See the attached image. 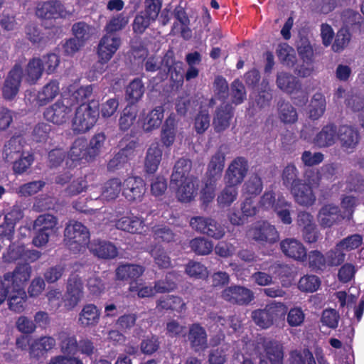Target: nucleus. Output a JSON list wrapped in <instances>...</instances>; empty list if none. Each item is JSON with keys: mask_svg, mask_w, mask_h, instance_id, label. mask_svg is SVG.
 <instances>
[{"mask_svg": "<svg viewBox=\"0 0 364 364\" xmlns=\"http://www.w3.org/2000/svg\"><path fill=\"white\" fill-rule=\"evenodd\" d=\"M248 163L244 157L235 158L228 166L224 176L225 184L237 186L243 181L248 171Z\"/></svg>", "mask_w": 364, "mask_h": 364, "instance_id": "1a4fd4ad", "label": "nucleus"}, {"mask_svg": "<svg viewBox=\"0 0 364 364\" xmlns=\"http://www.w3.org/2000/svg\"><path fill=\"white\" fill-rule=\"evenodd\" d=\"M98 116L99 106L95 102L81 104L72 120L73 131L77 134L89 131L95 124Z\"/></svg>", "mask_w": 364, "mask_h": 364, "instance_id": "f257e3e1", "label": "nucleus"}, {"mask_svg": "<svg viewBox=\"0 0 364 364\" xmlns=\"http://www.w3.org/2000/svg\"><path fill=\"white\" fill-rule=\"evenodd\" d=\"M277 85L279 89L290 94L298 91L300 88L296 78L292 75L284 72L278 73Z\"/></svg>", "mask_w": 364, "mask_h": 364, "instance_id": "ea45409f", "label": "nucleus"}, {"mask_svg": "<svg viewBox=\"0 0 364 364\" xmlns=\"http://www.w3.org/2000/svg\"><path fill=\"white\" fill-rule=\"evenodd\" d=\"M263 188L261 178L257 175L252 176L243 186L245 194L257 196L259 194Z\"/></svg>", "mask_w": 364, "mask_h": 364, "instance_id": "0e129e2a", "label": "nucleus"}, {"mask_svg": "<svg viewBox=\"0 0 364 364\" xmlns=\"http://www.w3.org/2000/svg\"><path fill=\"white\" fill-rule=\"evenodd\" d=\"M154 239L158 242H170L174 241L175 234L167 226L155 225L152 228Z\"/></svg>", "mask_w": 364, "mask_h": 364, "instance_id": "4d7b16f0", "label": "nucleus"}, {"mask_svg": "<svg viewBox=\"0 0 364 364\" xmlns=\"http://www.w3.org/2000/svg\"><path fill=\"white\" fill-rule=\"evenodd\" d=\"M23 77L20 65H15L9 72L2 87V96L6 100H13L18 94Z\"/></svg>", "mask_w": 364, "mask_h": 364, "instance_id": "f8f14e48", "label": "nucleus"}, {"mask_svg": "<svg viewBox=\"0 0 364 364\" xmlns=\"http://www.w3.org/2000/svg\"><path fill=\"white\" fill-rule=\"evenodd\" d=\"M230 346L227 344L222 345L215 349H212L209 353L208 362L210 364H223L227 358V352Z\"/></svg>", "mask_w": 364, "mask_h": 364, "instance_id": "774afa93", "label": "nucleus"}, {"mask_svg": "<svg viewBox=\"0 0 364 364\" xmlns=\"http://www.w3.org/2000/svg\"><path fill=\"white\" fill-rule=\"evenodd\" d=\"M338 138L336 127L328 124L323 127L314 138V144L318 147H327L333 145Z\"/></svg>", "mask_w": 364, "mask_h": 364, "instance_id": "c9c22d12", "label": "nucleus"}, {"mask_svg": "<svg viewBox=\"0 0 364 364\" xmlns=\"http://www.w3.org/2000/svg\"><path fill=\"white\" fill-rule=\"evenodd\" d=\"M185 272L190 277L195 279H205L208 276L207 267L196 261H190L186 265Z\"/></svg>", "mask_w": 364, "mask_h": 364, "instance_id": "603ef678", "label": "nucleus"}, {"mask_svg": "<svg viewBox=\"0 0 364 364\" xmlns=\"http://www.w3.org/2000/svg\"><path fill=\"white\" fill-rule=\"evenodd\" d=\"M350 41V34L348 30L341 28L336 36L335 41L332 45V50L339 53L347 47Z\"/></svg>", "mask_w": 364, "mask_h": 364, "instance_id": "69168bd1", "label": "nucleus"}, {"mask_svg": "<svg viewBox=\"0 0 364 364\" xmlns=\"http://www.w3.org/2000/svg\"><path fill=\"white\" fill-rule=\"evenodd\" d=\"M68 159L72 161L70 166H76L77 164L88 162L92 159L90 157L87 149V142L84 138L77 139L70 148L68 153Z\"/></svg>", "mask_w": 364, "mask_h": 364, "instance_id": "412c9836", "label": "nucleus"}, {"mask_svg": "<svg viewBox=\"0 0 364 364\" xmlns=\"http://www.w3.org/2000/svg\"><path fill=\"white\" fill-rule=\"evenodd\" d=\"M192 167V163L189 159L181 158L179 159L173 168V173L171 176V183H177L185 180L186 178H194L190 175Z\"/></svg>", "mask_w": 364, "mask_h": 364, "instance_id": "4c0bfd02", "label": "nucleus"}, {"mask_svg": "<svg viewBox=\"0 0 364 364\" xmlns=\"http://www.w3.org/2000/svg\"><path fill=\"white\" fill-rule=\"evenodd\" d=\"M145 271L144 267L135 264H124L116 269L117 278L119 280L129 281L131 283L140 277Z\"/></svg>", "mask_w": 364, "mask_h": 364, "instance_id": "c85d7f7f", "label": "nucleus"}, {"mask_svg": "<svg viewBox=\"0 0 364 364\" xmlns=\"http://www.w3.org/2000/svg\"><path fill=\"white\" fill-rule=\"evenodd\" d=\"M338 249L346 252H350L359 248L363 244V237L359 234L349 235L338 243Z\"/></svg>", "mask_w": 364, "mask_h": 364, "instance_id": "6e6d98bb", "label": "nucleus"}, {"mask_svg": "<svg viewBox=\"0 0 364 364\" xmlns=\"http://www.w3.org/2000/svg\"><path fill=\"white\" fill-rule=\"evenodd\" d=\"M100 312L97 307L92 304L83 306L78 315V323L83 327L94 326L100 321Z\"/></svg>", "mask_w": 364, "mask_h": 364, "instance_id": "7c9ffc66", "label": "nucleus"}, {"mask_svg": "<svg viewBox=\"0 0 364 364\" xmlns=\"http://www.w3.org/2000/svg\"><path fill=\"white\" fill-rule=\"evenodd\" d=\"M90 251L96 257L102 259H112L117 254V247L110 242L93 240L88 245Z\"/></svg>", "mask_w": 364, "mask_h": 364, "instance_id": "b1692460", "label": "nucleus"}, {"mask_svg": "<svg viewBox=\"0 0 364 364\" xmlns=\"http://www.w3.org/2000/svg\"><path fill=\"white\" fill-rule=\"evenodd\" d=\"M58 339L59 341L60 351L64 354L60 355L67 358H73L70 355H75L78 351V343L76 336L67 331H63L58 333Z\"/></svg>", "mask_w": 364, "mask_h": 364, "instance_id": "c756f323", "label": "nucleus"}, {"mask_svg": "<svg viewBox=\"0 0 364 364\" xmlns=\"http://www.w3.org/2000/svg\"><path fill=\"white\" fill-rule=\"evenodd\" d=\"M31 267L23 264L17 266L13 271L5 273L0 279L11 290H25V287L31 278Z\"/></svg>", "mask_w": 364, "mask_h": 364, "instance_id": "423d86ee", "label": "nucleus"}, {"mask_svg": "<svg viewBox=\"0 0 364 364\" xmlns=\"http://www.w3.org/2000/svg\"><path fill=\"white\" fill-rule=\"evenodd\" d=\"M299 171L294 164H288L283 170L282 179L283 184L289 189L302 181L298 178Z\"/></svg>", "mask_w": 364, "mask_h": 364, "instance_id": "864d4df0", "label": "nucleus"}, {"mask_svg": "<svg viewBox=\"0 0 364 364\" xmlns=\"http://www.w3.org/2000/svg\"><path fill=\"white\" fill-rule=\"evenodd\" d=\"M247 237L261 244H273L279 239L275 227L268 222H259L247 231Z\"/></svg>", "mask_w": 364, "mask_h": 364, "instance_id": "0eeeda50", "label": "nucleus"}, {"mask_svg": "<svg viewBox=\"0 0 364 364\" xmlns=\"http://www.w3.org/2000/svg\"><path fill=\"white\" fill-rule=\"evenodd\" d=\"M121 44V39L115 34H105L100 41L97 46L98 61L95 65V68L99 74H102L105 70V65L107 64L114 53L119 49Z\"/></svg>", "mask_w": 364, "mask_h": 364, "instance_id": "7ed1b4c3", "label": "nucleus"}, {"mask_svg": "<svg viewBox=\"0 0 364 364\" xmlns=\"http://www.w3.org/2000/svg\"><path fill=\"white\" fill-rule=\"evenodd\" d=\"M191 250L198 255H209L213 249V243L206 238L198 237L190 242Z\"/></svg>", "mask_w": 364, "mask_h": 364, "instance_id": "09e8293b", "label": "nucleus"}, {"mask_svg": "<svg viewBox=\"0 0 364 364\" xmlns=\"http://www.w3.org/2000/svg\"><path fill=\"white\" fill-rule=\"evenodd\" d=\"M280 249L287 257L298 262H304L306 259V249L303 243L295 238H286L281 241Z\"/></svg>", "mask_w": 364, "mask_h": 364, "instance_id": "f3484780", "label": "nucleus"}, {"mask_svg": "<svg viewBox=\"0 0 364 364\" xmlns=\"http://www.w3.org/2000/svg\"><path fill=\"white\" fill-rule=\"evenodd\" d=\"M320 285L321 281L315 275H304L298 282V288L303 292H314L318 289Z\"/></svg>", "mask_w": 364, "mask_h": 364, "instance_id": "3c124183", "label": "nucleus"}, {"mask_svg": "<svg viewBox=\"0 0 364 364\" xmlns=\"http://www.w3.org/2000/svg\"><path fill=\"white\" fill-rule=\"evenodd\" d=\"M171 186L175 189L176 196L181 202H190L197 196L198 183L196 178H186L180 182L171 183Z\"/></svg>", "mask_w": 364, "mask_h": 364, "instance_id": "ddd939ff", "label": "nucleus"}, {"mask_svg": "<svg viewBox=\"0 0 364 364\" xmlns=\"http://www.w3.org/2000/svg\"><path fill=\"white\" fill-rule=\"evenodd\" d=\"M291 364H316L313 354L308 350H295L291 353Z\"/></svg>", "mask_w": 364, "mask_h": 364, "instance_id": "338daca9", "label": "nucleus"}, {"mask_svg": "<svg viewBox=\"0 0 364 364\" xmlns=\"http://www.w3.org/2000/svg\"><path fill=\"white\" fill-rule=\"evenodd\" d=\"M46 183L43 181H35L21 185L16 193L20 196L27 197L36 194L45 186Z\"/></svg>", "mask_w": 364, "mask_h": 364, "instance_id": "680f3d73", "label": "nucleus"}, {"mask_svg": "<svg viewBox=\"0 0 364 364\" xmlns=\"http://www.w3.org/2000/svg\"><path fill=\"white\" fill-rule=\"evenodd\" d=\"M72 109L71 105H68V100L63 99L47 107L43 115L47 121L61 125L69 119Z\"/></svg>", "mask_w": 364, "mask_h": 364, "instance_id": "6e6552de", "label": "nucleus"}, {"mask_svg": "<svg viewBox=\"0 0 364 364\" xmlns=\"http://www.w3.org/2000/svg\"><path fill=\"white\" fill-rule=\"evenodd\" d=\"M175 272H168L164 279H160L154 282L157 293L163 294L173 291L176 288V283L173 281L176 278Z\"/></svg>", "mask_w": 364, "mask_h": 364, "instance_id": "bf43d9fd", "label": "nucleus"}, {"mask_svg": "<svg viewBox=\"0 0 364 364\" xmlns=\"http://www.w3.org/2000/svg\"><path fill=\"white\" fill-rule=\"evenodd\" d=\"M145 190V183L140 177L129 176L123 183L122 194L129 201H140Z\"/></svg>", "mask_w": 364, "mask_h": 364, "instance_id": "2eb2a0df", "label": "nucleus"}, {"mask_svg": "<svg viewBox=\"0 0 364 364\" xmlns=\"http://www.w3.org/2000/svg\"><path fill=\"white\" fill-rule=\"evenodd\" d=\"M188 340L191 347L196 351L203 350L208 347L206 331L198 323L191 326L188 333Z\"/></svg>", "mask_w": 364, "mask_h": 364, "instance_id": "cd10ccee", "label": "nucleus"}, {"mask_svg": "<svg viewBox=\"0 0 364 364\" xmlns=\"http://www.w3.org/2000/svg\"><path fill=\"white\" fill-rule=\"evenodd\" d=\"M122 191V182L117 178H113L107 181L102 190L101 197L107 201L116 199Z\"/></svg>", "mask_w": 364, "mask_h": 364, "instance_id": "c03bdc74", "label": "nucleus"}, {"mask_svg": "<svg viewBox=\"0 0 364 364\" xmlns=\"http://www.w3.org/2000/svg\"><path fill=\"white\" fill-rule=\"evenodd\" d=\"M128 22V17L124 13H121L112 17L107 22L105 29L107 34H114L113 33L124 28Z\"/></svg>", "mask_w": 364, "mask_h": 364, "instance_id": "5fc2aeb1", "label": "nucleus"}, {"mask_svg": "<svg viewBox=\"0 0 364 364\" xmlns=\"http://www.w3.org/2000/svg\"><path fill=\"white\" fill-rule=\"evenodd\" d=\"M72 31L79 43L84 45L95 33V28L85 22L80 21L73 25Z\"/></svg>", "mask_w": 364, "mask_h": 364, "instance_id": "37998d69", "label": "nucleus"}, {"mask_svg": "<svg viewBox=\"0 0 364 364\" xmlns=\"http://www.w3.org/2000/svg\"><path fill=\"white\" fill-rule=\"evenodd\" d=\"M326 108L325 96L321 92L315 93L308 105L307 114L311 119L316 120L321 117Z\"/></svg>", "mask_w": 364, "mask_h": 364, "instance_id": "72a5a7b5", "label": "nucleus"}, {"mask_svg": "<svg viewBox=\"0 0 364 364\" xmlns=\"http://www.w3.org/2000/svg\"><path fill=\"white\" fill-rule=\"evenodd\" d=\"M105 139L106 136L104 133L96 134L91 139L89 146H87V149L90 157H91L92 159L100 154L103 148Z\"/></svg>", "mask_w": 364, "mask_h": 364, "instance_id": "e2e57ef3", "label": "nucleus"}, {"mask_svg": "<svg viewBox=\"0 0 364 364\" xmlns=\"http://www.w3.org/2000/svg\"><path fill=\"white\" fill-rule=\"evenodd\" d=\"M27 301V294L25 290L16 289L8 291L6 298L8 308L10 311L20 314L23 312L26 307Z\"/></svg>", "mask_w": 364, "mask_h": 364, "instance_id": "473e14b6", "label": "nucleus"}, {"mask_svg": "<svg viewBox=\"0 0 364 364\" xmlns=\"http://www.w3.org/2000/svg\"><path fill=\"white\" fill-rule=\"evenodd\" d=\"M162 159V150L159 143H152L148 148L144 160V169L149 173H154Z\"/></svg>", "mask_w": 364, "mask_h": 364, "instance_id": "a878e982", "label": "nucleus"}, {"mask_svg": "<svg viewBox=\"0 0 364 364\" xmlns=\"http://www.w3.org/2000/svg\"><path fill=\"white\" fill-rule=\"evenodd\" d=\"M40 256L41 253L38 251L26 250L25 247L21 244H12L4 253L3 258L5 262H12L19 259L34 261Z\"/></svg>", "mask_w": 364, "mask_h": 364, "instance_id": "6ab92c4d", "label": "nucleus"}, {"mask_svg": "<svg viewBox=\"0 0 364 364\" xmlns=\"http://www.w3.org/2000/svg\"><path fill=\"white\" fill-rule=\"evenodd\" d=\"M259 344L262 346L265 353V356L269 360L271 364H283V346L277 341L263 338H260Z\"/></svg>", "mask_w": 364, "mask_h": 364, "instance_id": "4be33fe9", "label": "nucleus"}, {"mask_svg": "<svg viewBox=\"0 0 364 364\" xmlns=\"http://www.w3.org/2000/svg\"><path fill=\"white\" fill-rule=\"evenodd\" d=\"M285 306L280 302H272L263 309H257L252 312V318L255 324L262 328H268L274 321L284 316Z\"/></svg>", "mask_w": 364, "mask_h": 364, "instance_id": "20e7f679", "label": "nucleus"}, {"mask_svg": "<svg viewBox=\"0 0 364 364\" xmlns=\"http://www.w3.org/2000/svg\"><path fill=\"white\" fill-rule=\"evenodd\" d=\"M308 182H300L294 185L289 190L295 201L303 206H311L316 201V196L312 186H317L319 182L318 173L314 174V178L308 179Z\"/></svg>", "mask_w": 364, "mask_h": 364, "instance_id": "39448f33", "label": "nucleus"}, {"mask_svg": "<svg viewBox=\"0 0 364 364\" xmlns=\"http://www.w3.org/2000/svg\"><path fill=\"white\" fill-rule=\"evenodd\" d=\"M36 15L43 19L65 18L70 15L64 6L58 0L39 2L36 8Z\"/></svg>", "mask_w": 364, "mask_h": 364, "instance_id": "9d476101", "label": "nucleus"}, {"mask_svg": "<svg viewBox=\"0 0 364 364\" xmlns=\"http://www.w3.org/2000/svg\"><path fill=\"white\" fill-rule=\"evenodd\" d=\"M279 117L281 121L286 124L294 123L298 117L295 108L286 102L279 105Z\"/></svg>", "mask_w": 364, "mask_h": 364, "instance_id": "13d9d810", "label": "nucleus"}, {"mask_svg": "<svg viewBox=\"0 0 364 364\" xmlns=\"http://www.w3.org/2000/svg\"><path fill=\"white\" fill-rule=\"evenodd\" d=\"M114 225L117 229L132 234H141L146 230V224L141 217L134 215L131 212H127L124 215H117Z\"/></svg>", "mask_w": 364, "mask_h": 364, "instance_id": "9b49d317", "label": "nucleus"}, {"mask_svg": "<svg viewBox=\"0 0 364 364\" xmlns=\"http://www.w3.org/2000/svg\"><path fill=\"white\" fill-rule=\"evenodd\" d=\"M56 346L55 338L50 336H44L35 338L29 343V355L33 358L43 357Z\"/></svg>", "mask_w": 364, "mask_h": 364, "instance_id": "a211bd4d", "label": "nucleus"}, {"mask_svg": "<svg viewBox=\"0 0 364 364\" xmlns=\"http://www.w3.org/2000/svg\"><path fill=\"white\" fill-rule=\"evenodd\" d=\"M137 117V109L132 106H127L119 119V128L121 131L126 132L134 124Z\"/></svg>", "mask_w": 364, "mask_h": 364, "instance_id": "49530a36", "label": "nucleus"}, {"mask_svg": "<svg viewBox=\"0 0 364 364\" xmlns=\"http://www.w3.org/2000/svg\"><path fill=\"white\" fill-rule=\"evenodd\" d=\"M156 309L159 311L172 310L178 313H183L186 310V304L180 296L168 295L161 296L157 300Z\"/></svg>", "mask_w": 364, "mask_h": 364, "instance_id": "bb28decb", "label": "nucleus"}, {"mask_svg": "<svg viewBox=\"0 0 364 364\" xmlns=\"http://www.w3.org/2000/svg\"><path fill=\"white\" fill-rule=\"evenodd\" d=\"M64 237L68 247L74 253H77L88 245L90 232L81 223L70 220L65 227Z\"/></svg>", "mask_w": 364, "mask_h": 364, "instance_id": "f03ea898", "label": "nucleus"}, {"mask_svg": "<svg viewBox=\"0 0 364 364\" xmlns=\"http://www.w3.org/2000/svg\"><path fill=\"white\" fill-rule=\"evenodd\" d=\"M225 154L222 147L212 156L208 166L207 176L209 178L219 179L225 165Z\"/></svg>", "mask_w": 364, "mask_h": 364, "instance_id": "e433bc0d", "label": "nucleus"}, {"mask_svg": "<svg viewBox=\"0 0 364 364\" xmlns=\"http://www.w3.org/2000/svg\"><path fill=\"white\" fill-rule=\"evenodd\" d=\"M177 124L176 115L171 113L165 120L161 131V141L166 147H170L175 141Z\"/></svg>", "mask_w": 364, "mask_h": 364, "instance_id": "393cba45", "label": "nucleus"}, {"mask_svg": "<svg viewBox=\"0 0 364 364\" xmlns=\"http://www.w3.org/2000/svg\"><path fill=\"white\" fill-rule=\"evenodd\" d=\"M164 109L158 106L150 111L142 119L141 127L145 132H151L157 129L164 119Z\"/></svg>", "mask_w": 364, "mask_h": 364, "instance_id": "2f4dec72", "label": "nucleus"}, {"mask_svg": "<svg viewBox=\"0 0 364 364\" xmlns=\"http://www.w3.org/2000/svg\"><path fill=\"white\" fill-rule=\"evenodd\" d=\"M193 129L198 134H203L210 125V116L207 110H200L193 118Z\"/></svg>", "mask_w": 364, "mask_h": 364, "instance_id": "8fccbe9b", "label": "nucleus"}, {"mask_svg": "<svg viewBox=\"0 0 364 364\" xmlns=\"http://www.w3.org/2000/svg\"><path fill=\"white\" fill-rule=\"evenodd\" d=\"M233 117L232 107L229 104H223L215 110L213 125L216 132L220 133L226 130L230 126V122Z\"/></svg>", "mask_w": 364, "mask_h": 364, "instance_id": "5701e85b", "label": "nucleus"}, {"mask_svg": "<svg viewBox=\"0 0 364 364\" xmlns=\"http://www.w3.org/2000/svg\"><path fill=\"white\" fill-rule=\"evenodd\" d=\"M255 98L258 106L263 107L268 105L272 99V94L269 87V83L266 80H263L260 85V87L256 90Z\"/></svg>", "mask_w": 364, "mask_h": 364, "instance_id": "052dcab7", "label": "nucleus"}, {"mask_svg": "<svg viewBox=\"0 0 364 364\" xmlns=\"http://www.w3.org/2000/svg\"><path fill=\"white\" fill-rule=\"evenodd\" d=\"M145 87L141 80L134 79L126 88V99L131 104L138 102L144 95Z\"/></svg>", "mask_w": 364, "mask_h": 364, "instance_id": "a19ab883", "label": "nucleus"}, {"mask_svg": "<svg viewBox=\"0 0 364 364\" xmlns=\"http://www.w3.org/2000/svg\"><path fill=\"white\" fill-rule=\"evenodd\" d=\"M291 205V203L287 201L284 196H281L277 198L274 211L284 224H290L292 222L290 215Z\"/></svg>", "mask_w": 364, "mask_h": 364, "instance_id": "de8ad7c7", "label": "nucleus"}, {"mask_svg": "<svg viewBox=\"0 0 364 364\" xmlns=\"http://www.w3.org/2000/svg\"><path fill=\"white\" fill-rule=\"evenodd\" d=\"M360 134L350 126H341L338 131V139L341 147L346 153H353L360 142Z\"/></svg>", "mask_w": 364, "mask_h": 364, "instance_id": "dca6fc26", "label": "nucleus"}, {"mask_svg": "<svg viewBox=\"0 0 364 364\" xmlns=\"http://www.w3.org/2000/svg\"><path fill=\"white\" fill-rule=\"evenodd\" d=\"M222 298L232 304L247 305L253 300L254 294L250 289L234 285L225 289L222 291Z\"/></svg>", "mask_w": 364, "mask_h": 364, "instance_id": "4468645a", "label": "nucleus"}, {"mask_svg": "<svg viewBox=\"0 0 364 364\" xmlns=\"http://www.w3.org/2000/svg\"><path fill=\"white\" fill-rule=\"evenodd\" d=\"M238 196L237 187L231 184H225V188L219 193L217 202L220 208L229 207L236 200Z\"/></svg>", "mask_w": 364, "mask_h": 364, "instance_id": "79ce46f5", "label": "nucleus"}, {"mask_svg": "<svg viewBox=\"0 0 364 364\" xmlns=\"http://www.w3.org/2000/svg\"><path fill=\"white\" fill-rule=\"evenodd\" d=\"M43 72V63L41 58L31 59L25 70V80L30 84H35L42 76Z\"/></svg>", "mask_w": 364, "mask_h": 364, "instance_id": "58836bf2", "label": "nucleus"}, {"mask_svg": "<svg viewBox=\"0 0 364 364\" xmlns=\"http://www.w3.org/2000/svg\"><path fill=\"white\" fill-rule=\"evenodd\" d=\"M346 218L339 208L332 204H328L321 208L318 215V221L321 226L330 228Z\"/></svg>", "mask_w": 364, "mask_h": 364, "instance_id": "aec40b11", "label": "nucleus"}, {"mask_svg": "<svg viewBox=\"0 0 364 364\" xmlns=\"http://www.w3.org/2000/svg\"><path fill=\"white\" fill-rule=\"evenodd\" d=\"M58 220L50 214H44L39 215L33 223V228L36 230H42L55 234L57 230Z\"/></svg>", "mask_w": 364, "mask_h": 364, "instance_id": "a18cd8bd", "label": "nucleus"}, {"mask_svg": "<svg viewBox=\"0 0 364 364\" xmlns=\"http://www.w3.org/2000/svg\"><path fill=\"white\" fill-rule=\"evenodd\" d=\"M60 87L57 80H50L38 92L36 98V105L43 106L54 100L59 94Z\"/></svg>", "mask_w": 364, "mask_h": 364, "instance_id": "f704fd0d", "label": "nucleus"}]
</instances>
